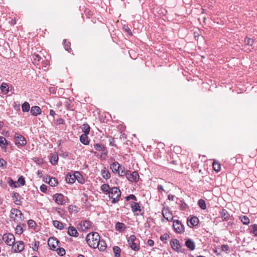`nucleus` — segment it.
I'll return each mask as SVG.
<instances>
[{"label":"nucleus","mask_w":257,"mask_h":257,"mask_svg":"<svg viewBox=\"0 0 257 257\" xmlns=\"http://www.w3.org/2000/svg\"><path fill=\"white\" fill-rule=\"evenodd\" d=\"M220 213L223 220H228L230 218V214L226 209H222Z\"/></svg>","instance_id":"21"},{"label":"nucleus","mask_w":257,"mask_h":257,"mask_svg":"<svg viewBox=\"0 0 257 257\" xmlns=\"http://www.w3.org/2000/svg\"><path fill=\"white\" fill-rule=\"evenodd\" d=\"M30 112L33 115L37 116L41 113L42 110L39 106H34L31 107Z\"/></svg>","instance_id":"18"},{"label":"nucleus","mask_w":257,"mask_h":257,"mask_svg":"<svg viewBox=\"0 0 257 257\" xmlns=\"http://www.w3.org/2000/svg\"><path fill=\"white\" fill-rule=\"evenodd\" d=\"M2 240L8 245H12L14 243L15 238L13 234L8 233L4 234L2 237Z\"/></svg>","instance_id":"6"},{"label":"nucleus","mask_w":257,"mask_h":257,"mask_svg":"<svg viewBox=\"0 0 257 257\" xmlns=\"http://www.w3.org/2000/svg\"><path fill=\"white\" fill-rule=\"evenodd\" d=\"M94 147L97 151H98L104 152L106 150L104 146L101 144H96L94 145Z\"/></svg>","instance_id":"33"},{"label":"nucleus","mask_w":257,"mask_h":257,"mask_svg":"<svg viewBox=\"0 0 257 257\" xmlns=\"http://www.w3.org/2000/svg\"><path fill=\"white\" fill-rule=\"evenodd\" d=\"M129 198H130V199H132V200H135L136 201L137 200V198L136 197L133 195V194H131L129 195Z\"/></svg>","instance_id":"58"},{"label":"nucleus","mask_w":257,"mask_h":257,"mask_svg":"<svg viewBox=\"0 0 257 257\" xmlns=\"http://www.w3.org/2000/svg\"><path fill=\"white\" fill-rule=\"evenodd\" d=\"M125 226L124 223L120 222H117L115 225V229L116 230L121 231L123 228H125Z\"/></svg>","instance_id":"38"},{"label":"nucleus","mask_w":257,"mask_h":257,"mask_svg":"<svg viewBox=\"0 0 257 257\" xmlns=\"http://www.w3.org/2000/svg\"><path fill=\"white\" fill-rule=\"evenodd\" d=\"M18 181L21 185H24L25 184V179L22 176L19 178Z\"/></svg>","instance_id":"53"},{"label":"nucleus","mask_w":257,"mask_h":257,"mask_svg":"<svg viewBox=\"0 0 257 257\" xmlns=\"http://www.w3.org/2000/svg\"><path fill=\"white\" fill-rule=\"evenodd\" d=\"M126 177L131 182H137L139 179V175L137 171L132 172L130 170H127Z\"/></svg>","instance_id":"5"},{"label":"nucleus","mask_w":257,"mask_h":257,"mask_svg":"<svg viewBox=\"0 0 257 257\" xmlns=\"http://www.w3.org/2000/svg\"><path fill=\"white\" fill-rule=\"evenodd\" d=\"M168 199L170 200H173L174 198V196L172 195H171V194H169L168 195Z\"/></svg>","instance_id":"61"},{"label":"nucleus","mask_w":257,"mask_h":257,"mask_svg":"<svg viewBox=\"0 0 257 257\" xmlns=\"http://www.w3.org/2000/svg\"><path fill=\"white\" fill-rule=\"evenodd\" d=\"M58 160V156L57 155H53L51 159V163L52 165H55L57 164Z\"/></svg>","instance_id":"41"},{"label":"nucleus","mask_w":257,"mask_h":257,"mask_svg":"<svg viewBox=\"0 0 257 257\" xmlns=\"http://www.w3.org/2000/svg\"><path fill=\"white\" fill-rule=\"evenodd\" d=\"M181 203L180 204V209L183 210H186V209L187 208V204L186 203H185L184 202H182V201H181Z\"/></svg>","instance_id":"51"},{"label":"nucleus","mask_w":257,"mask_h":257,"mask_svg":"<svg viewBox=\"0 0 257 257\" xmlns=\"http://www.w3.org/2000/svg\"><path fill=\"white\" fill-rule=\"evenodd\" d=\"M98 247L97 248H98V249L100 251H103L105 250L106 248V243L103 240H99V241L98 242Z\"/></svg>","instance_id":"20"},{"label":"nucleus","mask_w":257,"mask_h":257,"mask_svg":"<svg viewBox=\"0 0 257 257\" xmlns=\"http://www.w3.org/2000/svg\"><path fill=\"white\" fill-rule=\"evenodd\" d=\"M3 123L1 121H0V129L2 128V127H3Z\"/></svg>","instance_id":"64"},{"label":"nucleus","mask_w":257,"mask_h":257,"mask_svg":"<svg viewBox=\"0 0 257 257\" xmlns=\"http://www.w3.org/2000/svg\"><path fill=\"white\" fill-rule=\"evenodd\" d=\"M57 122H58V123L59 124H63V123H64V120H63V119H62V118H60L58 119H57Z\"/></svg>","instance_id":"59"},{"label":"nucleus","mask_w":257,"mask_h":257,"mask_svg":"<svg viewBox=\"0 0 257 257\" xmlns=\"http://www.w3.org/2000/svg\"><path fill=\"white\" fill-rule=\"evenodd\" d=\"M131 208L134 213H136L138 211H141L140 206L138 203L132 202L131 203Z\"/></svg>","instance_id":"25"},{"label":"nucleus","mask_w":257,"mask_h":257,"mask_svg":"<svg viewBox=\"0 0 257 257\" xmlns=\"http://www.w3.org/2000/svg\"><path fill=\"white\" fill-rule=\"evenodd\" d=\"M16 232L18 234H21L23 232V228L20 225H17L16 228Z\"/></svg>","instance_id":"49"},{"label":"nucleus","mask_w":257,"mask_h":257,"mask_svg":"<svg viewBox=\"0 0 257 257\" xmlns=\"http://www.w3.org/2000/svg\"><path fill=\"white\" fill-rule=\"evenodd\" d=\"M7 162L2 158H0V167H6Z\"/></svg>","instance_id":"52"},{"label":"nucleus","mask_w":257,"mask_h":257,"mask_svg":"<svg viewBox=\"0 0 257 257\" xmlns=\"http://www.w3.org/2000/svg\"><path fill=\"white\" fill-rule=\"evenodd\" d=\"M212 166L214 170L216 172H218L220 170V164L216 161H214L212 164Z\"/></svg>","instance_id":"32"},{"label":"nucleus","mask_w":257,"mask_h":257,"mask_svg":"<svg viewBox=\"0 0 257 257\" xmlns=\"http://www.w3.org/2000/svg\"><path fill=\"white\" fill-rule=\"evenodd\" d=\"M173 227L177 233H182L184 231V227L181 222L178 220H174L173 222Z\"/></svg>","instance_id":"9"},{"label":"nucleus","mask_w":257,"mask_h":257,"mask_svg":"<svg viewBox=\"0 0 257 257\" xmlns=\"http://www.w3.org/2000/svg\"><path fill=\"white\" fill-rule=\"evenodd\" d=\"M28 224H29L30 226H31L33 227V226L35 224V221H34V220H29L28 221Z\"/></svg>","instance_id":"56"},{"label":"nucleus","mask_w":257,"mask_h":257,"mask_svg":"<svg viewBox=\"0 0 257 257\" xmlns=\"http://www.w3.org/2000/svg\"><path fill=\"white\" fill-rule=\"evenodd\" d=\"M42 173V172L40 171H38L37 172V175L40 177H41V176L40 174Z\"/></svg>","instance_id":"62"},{"label":"nucleus","mask_w":257,"mask_h":257,"mask_svg":"<svg viewBox=\"0 0 257 257\" xmlns=\"http://www.w3.org/2000/svg\"><path fill=\"white\" fill-rule=\"evenodd\" d=\"M254 43V41L252 39L246 37L244 40L245 47L252 46Z\"/></svg>","instance_id":"30"},{"label":"nucleus","mask_w":257,"mask_h":257,"mask_svg":"<svg viewBox=\"0 0 257 257\" xmlns=\"http://www.w3.org/2000/svg\"><path fill=\"white\" fill-rule=\"evenodd\" d=\"M110 169L113 173H118L119 169H121V166L118 162H113L110 165Z\"/></svg>","instance_id":"17"},{"label":"nucleus","mask_w":257,"mask_h":257,"mask_svg":"<svg viewBox=\"0 0 257 257\" xmlns=\"http://www.w3.org/2000/svg\"><path fill=\"white\" fill-rule=\"evenodd\" d=\"M221 250L222 251H224L227 252L229 250V247L228 245L226 244H223L221 246Z\"/></svg>","instance_id":"48"},{"label":"nucleus","mask_w":257,"mask_h":257,"mask_svg":"<svg viewBox=\"0 0 257 257\" xmlns=\"http://www.w3.org/2000/svg\"><path fill=\"white\" fill-rule=\"evenodd\" d=\"M82 132L84 133L83 134L88 135L90 132V126L89 125L85 123L83 124L82 125Z\"/></svg>","instance_id":"31"},{"label":"nucleus","mask_w":257,"mask_h":257,"mask_svg":"<svg viewBox=\"0 0 257 257\" xmlns=\"http://www.w3.org/2000/svg\"><path fill=\"white\" fill-rule=\"evenodd\" d=\"M99 234L96 232L89 233L87 235L86 240L89 246L96 248L98 247V242L100 240Z\"/></svg>","instance_id":"1"},{"label":"nucleus","mask_w":257,"mask_h":257,"mask_svg":"<svg viewBox=\"0 0 257 257\" xmlns=\"http://www.w3.org/2000/svg\"><path fill=\"white\" fill-rule=\"evenodd\" d=\"M240 220L241 222L245 225H248L250 222L249 219L246 216H242V217H240Z\"/></svg>","instance_id":"40"},{"label":"nucleus","mask_w":257,"mask_h":257,"mask_svg":"<svg viewBox=\"0 0 257 257\" xmlns=\"http://www.w3.org/2000/svg\"><path fill=\"white\" fill-rule=\"evenodd\" d=\"M74 177L75 180H77L78 183L80 184H83L85 182V179L82 175L78 171H75L73 173Z\"/></svg>","instance_id":"15"},{"label":"nucleus","mask_w":257,"mask_h":257,"mask_svg":"<svg viewBox=\"0 0 257 257\" xmlns=\"http://www.w3.org/2000/svg\"><path fill=\"white\" fill-rule=\"evenodd\" d=\"M125 200L126 201H129L130 200L129 198V195L125 197Z\"/></svg>","instance_id":"63"},{"label":"nucleus","mask_w":257,"mask_h":257,"mask_svg":"<svg viewBox=\"0 0 257 257\" xmlns=\"http://www.w3.org/2000/svg\"><path fill=\"white\" fill-rule=\"evenodd\" d=\"M1 90L5 94H7L9 91L8 85L6 83H3L0 87Z\"/></svg>","instance_id":"29"},{"label":"nucleus","mask_w":257,"mask_h":257,"mask_svg":"<svg viewBox=\"0 0 257 257\" xmlns=\"http://www.w3.org/2000/svg\"><path fill=\"white\" fill-rule=\"evenodd\" d=\"M185 245L191 250H193L195 248V243L191 239H188L185 241Z\"/></svg>","instance_id":"16"},{"label":"nucleus","mask_w":257,"mask_h":257,"mask_svg":"<svg viewBox=\"0 0 257 257\" xmlns=\"http://www.w3.org/2000/svg\"><path fill=\"white\" fill-rule=\"evenodd\" d=\"M87 135H88L82 134L80 137V141L81 143L85 145H88L89 143V138Z\"/></svg>","instance_id":"22"},{"label":"nucleus","mask_w":257,"mask_h":257,"mask_svg":"<svg viewBox=\"0 0 257 257\" xmlns=\"http://www.w3.org/2000/svg\"><path fill=\"white\" fill-rule=\"evenodd\" d=\"M127 242L133 250L138 251L140 249L139 240L135 235H131L130 236Z\"/></svg>","instance_id":"3"},{"label":"nucleus","mask_w":257,"mask_h":257,"mask_svg":"<svg viewBox=\"0 0 257 257\" xmlns=\"http://www.w3.org/2000/svg\"><path fill=\"white\" fill-rule=\"evenodd\" d=\"M101 174L102 177L105 179H108L110 177V174L108 170L105 169L102 170Z\"/></svg>","instance_id":"28"},{"label":"nucleus","mask_w":257,"mask_h":257,"mask_svg":"<svg viewBox=\"0 0 257 257\" xmlns=\"http://www.w3.org/2000/svg\"><path fill=\"white\" fill-rule=\"evenodd\" d=\"M49 114H50L51 116H53V117H54L55 115H56V113H55V112L53 110L51 109V110H50Z\"/></svg>","instance_id":"57"},{"label":"nucleus","mask_w":257,"mask_h":257,"mask_svg":"<svg viewBox=\"0 0 257 257\" xmlns=\"http://www.w3.org/2000/svg\"><path fill=\"white\" fill-rule=\"evenodd\" d=\"M7 145V141L4 137H0V147L3 149L5 148Z\"/></svg>","instance_id":"35"},{"label":"nucleus","mask_w":257,"mask_h":257,"mask_svg":"<svg viewBox=\"0 0 257 257\" xmlns=\"http://www.w3.org/2000/svg\"><path fill=\"white\" fill-rule=\"evenodd\" d=\"M113 251L115 257H119L120 256V253L121 251V249L119 247H118L117 246H113Z\"/></svg>","instance_id":"34"},{"label":"nucleus","mask_w":257,"mask_h":257,"mask_svg":"<svg viewBox=\"0 0 257 257\" xmlns=\"http://www.w3.org/2000/svg\"><path fill=\"white\" fill-rule=\"evenodd\" d=\"M66 181L68 183L73 184L75 181V179L74 177L73 174L68 173L65 178Z\"/></svg>","instance_id":"23"},{"label":"nucleus","mask_w":257,"mask_h":257,"mask_svg":"<svg viewBox=\"0 0 257 257\" xmlns=\"http://www.w3.org/2000/svg\"><path fill=\"white\" fill-rule=\"evenodd\" d=\"M170 238L169 235L167 233L162 235L160 237V239L162 241H165Z\"/></svg>","instance_id":"47"},{"label":"nucleus","mask_w":257,"mask_h":257,"mask_svg":"<svg viewBox=\"0 0 257 257\" xmlns=\"http://www.w3.org/2000/svg\"><path fill=\"white\" fill-rule=\"evenodd\" d=\"M59 243V241L55 237H50L48 241V245L50 247L51 249L53 250H56Z\"/></svg>","instance_id":"8"},{"label":"nucleus","mask_w":257,"mask_h":257,"mask_svg":"<svg viewBox=\"0 0 257 257\" xmlns=\"http://www.w3.org/2000/svg\"><path fill=\"white\" fill-rule=\"evenodd\" d=\"M24 243L23 241H17L13 245V248L15 252H21L24 249Z\"/></svg>","instance_id":"11"},{"label":"nucleus","mask_w":257,"mask_h":257,"mask_svg":"<svg viewBox=\"0 0 257 257\" xmlns=\"http://www.w3.org/2000/svg\"><path fill=\"white\" fill-rule=\"evenodd\" d=\"M32 59L33 62L37 64L40 61L41 58L38 54H34L32 55Z\"/></svg>","instance_id":"43"},{"label":"nucleus","mask_w":257,"mask_h":257,"mask_svg":"<svg viewBox=\"0 0 257 257\" xmlns=\"http://www.w3.org/2000/svg\"><path fill=\"white\" fill-rule=\"evenodd\" d=\"M147 244H148V245H149L150 246H152L154 244V242L152 239H148V241H147Z\"/></svg>","instance_id":"55"},{"label":"nucleus","mask_w":257,"mask_h":257,"mask_svg":"<svg viewBox=\"0 0 257 257\" xmlns=\"http://www.w3.org/2000/svg\"><path fill=\"white\" fill-rule=\"evenodd\" d=\"M198 205L202 209H205L206 208V203L204 200L200 199L198 202Z\"/></svg>","instance_id":"42"},{"label":"nucleus","mask_w":257,"mask_h":257,"mask_svg":"<svg viewBox=\"0 0 257 257\" xmlns=\"http://www.w3.org/2000/svg\"><path fill=\"white\" fill-rule=\"evenodd\" d=\"M250 232L253 233L254 236H257V224H254L250 227Z\"/></svg>","instance_id":"39"},{"label":"nucleus","mask_w":257,"mask_h":257,"mask_svg":"<svg viewBox=\"0 0 257 257\" xmlns=\"http://www.w3.org/2000/svg\"><path fill=\"white\" fill-rule=\"evenodd\" d=\"M53 198L55 202L59 205H63L65 203L64 196L61 194H55Z\"/></svg>","instance_id":"12"},{"label":"nucleus","mask_w":257,"mask_h":257,"mask_svg":"<svg viewBox=\"0 0 257 257\" xmlns=\"http://www.w3.org/2000/svg\"><path fill=\"white\" fill-rule=\"evenodd\" d=\"M63 43L65 50L68 52H70V50H71L70 43L69 41H67L66 40H64Z\"/></svg>","instance_id":"44"},{"label":"nucleus","mask_w":257,"mask_h":257,"mask_svg":"<svg viewBox=\"0 0 257 257\" xmlns=\"http://www.w3.org/2000/svg\"><path fill=\"white\" fill-rule=\"evenodd\" d=\"M110 189L109 186L107 184H104L101 186V189L106 195L109 193Z\"/></svg>","instance_id":"26"},{"label":"nucleus","mask_w":257,"mask_h":257,"mask_svg":"<svg viewBox=\"0 0 257 257\" xmlns=\"http://www.w3.org/2000/svg\"><path fill=\"white\" fill-rule=\"evenodd\" d=\"M39 241H35L34 246L33 247V249L34 250H36L38 249L39 247Z\"/></svg>","instance_id":"54"},{"label":"nucleus","mask_w":257,"mask_h":257,"mask_svg":"<svg viewBox=\"0 0 257 257\" xmlns=\"http://www.w3.org/2000/svg\"><path fill=\"white\" fill-rule=\"evenodd\" d=\"M23 214L22 212L16 208H13L11 210L10 217L16 222H19L22 220V216Z\"/></svg>","instance_id":"4"},{"label":"nucleus","mask_w":257,"mask_h":257,"mask_svg":"<svg viewBox=\"0 0 257 257\" xmlns=\"http://www.w3.org/2000/svg\"><path fill=\"white\" fill-rule=\"evenodd\" d=\"M23 112H28L30 110V104L28 102H25L22 105Z\"/></svg>","instance_id":"37"},{"label":"nucleus","mask_w":257,"mask_h":257,"mask_svg":"<svg viewBox=\"0 0 257 257\" xmlns=\"http://www.w3.org/2000/svg\"><path fill=\"white\" fill-rule=\"evenodd\" d=\"M68 234L70 236L77 237L78 235V232L76 228L73 226H69L68 228Z\"/></svg>","instance_id":"19"},{"label":"nucleus","mask_w":257,"mask_h":257,"mask_svg":"<svg viewBox=\"0 0 257 257\" xmlns=\"http://www.w3.org/2000/svg\"><path fill=\"white\" fill-rule=\"evenodd\" d=\"M126 172L127 170L125 171L124 168H123V169H119V171L118 172V174L120 177H123L124 176L126 177Z\"/></svg>","instance_id":"46"},{"label":"nucleus","mask_w":257,"mask_h":257,"mask_svg":"<svg viewBox=\"0 0 257 257\" xmlns=\"http://www.w3.org/2000/svg\"><path fill=\"white\" fill-rule=\"evenodd\" d=\"M170 245L173 249L176 251L179 252L181 248V245L177 239H173L170 241Z\"/></svg>","instance_id":"10"},{"label":"nucleus","mask_w":257,"mask_h":257,"mask_svg":"<svg viewBox=\"0 0 257 257\" xmlns=\"http://www.w3.org/2000/svg\"><path fill=\"white\" fill-rule=\"evenodd\" d=\"M80 225L82 227H84L82 228V230H85L86 229H88L91 226V222L88 220H83L81 222Z\"/></svg>","instance_id":"24"},{"label":"nucleus","mask_w":257,"mask_h":257,"mask_svg":"<svg viewBox=\"0 0 257 257\" xmlns=\"http://www.w3.org/2000/svg\"><path fill=\"white\" fill-rule=\"evenodd\" d=\"M54 226L59 229H62L63 228V223L58 220L53 221Z\"/></svg>","instance_id":"36"},{"label":"nucleus","mask_w":257,"mask_h":257,"mask_svg":"<svg viewBox=\"0 0 257 257\" xmlns=\"http://www.w3.org/2000/svg\"><path fill=\"white\" fill-rule=\"evenodd\" d=\"M158 189L159 191H160V192L164 191L163 187V186H162L161 185L158 186Z\"/></svg>","instance_id":"60"},{"label":"nucleus","mask_w":257,"mask_h":257,"mask_svg":"<svg viewBox=\"0 0 257 257\" xmlns=\"http://www.w3.org/2000/svg\"><path fill=\"white\" fill-rule=\"evenodd\" d=\"M199 222L198 218L196 216L191 217L189 220H187V224L190 227H193L196 226Z\"/></svg>","instance_id":"14"},{"label":"nucleus","mask_w":257,"mask_h":257,"mask_svg":"<svg viewBox=\"0 0 257 257\" xmlns=\"http://www.w3.org/2000/svg\"><path fill=\"white\" fill-rule=\"evenodd\" d=\"M163 217L169 221L173 219V215L168 208H164L162 211Z\"/></svg>","instance_id":"13"},{"label":"nucleus","mask_w":257,"mask_h":257,"mask_svg":"<svg viewBox=\"0 0 257 257\" xmlns=\"http://www.w3.org/2000/svg\"><path fill=\"white\" fill-rule=\"evenodd\" d=\"M109 198L112 199V203L115 204L117 203L121 196V192L117 187H112L110 189L108 194Z\"/></svg>","instance_id":"2"},{"label":"nucleus","mask_w":257,"mask_h":257,"mask_svg":"<svg viewBox=\"0 0 257 257\" xmlns=\"http://www.w3.org/2000/svg\"><path fill=\"white\" fill-rule=\"evenodd\" d=\"M55 250L57 251V253L60 256L65 254V250L62 247H58Z\"/></svg>","instance_id":"45"},{"label":"nucleus","mask_w":257,"mask_h":257,"mask_svg":"<svg viewBox=\"0 0 257 257\" xmlns=\"http://www.w3.org/2000/svg\"><path fill=\"white\" fill-rule=\"evenodd\" d=\"M40 190L43 192V193H45L47 190V187L46 185L45 184H42L41 186H40Z\"/></svg>","instance_id":"50"},{"label":"nucleus","mask_w":257,"mask_h":257,"mask_svg":"<svg viewBox=\"0 0 257 257\" xmlns=\"http://www.w3.org/2000/svg\"><path fill=\"white\" fill-rule=\"evenodd\" d=\"M15 141L17 145L23 146L27 143L25 138L19 134H16L15 135Z\"/></svg>","instance_id":"7"},{"label":"nucleus","mask_w":257,"mask_h":257,"mask_svg":"<svg viewBox=\"0 0 257 257\" xmlns=\"http://www.w3.org/2000/svg\"><path fill=\"white\" fill-rule=\"evenodd\" d=\"M48 183L51 186H56L58 184V181L56 178L49 177V181Z\"/></svg>","instance_id":"27"}]
</instances>
